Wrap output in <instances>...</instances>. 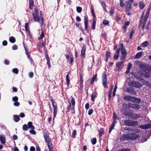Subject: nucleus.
I'll use <instances>...</instances> for the list:
<instances>
[{"label": "nucleus", "mask_w": 151, "mask_h": 151, "mask_svg": "<svg viewBox=\"0 0 151 151\" xmlns=\"http://www.w3.org/2000/svg\"><path fill=\"white\" fill-rule=\"evenodd\" d=\"M102 80V83L104 87L105 88L107 87V75L105 72H104L103 75Z\"/></svg>", "instance_id": "obj_7"}, {"label": "nucleus", "mask_w": 151, "mask_h": 151, "mask_svg": "<svg viewBox=\"0 0 151 151\" xmlns=\"http://www.w3.org/2000/svg\"><path fill=\"white\" fill-rule=\"evenodd\" d=\"M104 132V129L102 128H101L99 131V137H100L103 134Z\"/></svg>", "instance_id": "obj_40"}, {"label": "nucleus", "mask_w": 151, "mask_h": 151, "mask_svg": "<svg viewBox=\"0 0 151 151\" xmlns=\"http://www.w3.org/2000/svg\"><path fill=\"white\" fill-rule=\"evenodd\" d=\"M17 49L18 47L17 45H14L12 47V49L13 50H17Z\"/></svg>", "instance_id": "obj_55"}, {"label": "nucleus", "mask_w": 151, "mask_h": 151, "mask_svg": "<svg viewBox=\"0 0 151 151\" xmlns=\"http://www.w3.org/2000/svg\"><path fill=\"white\" fill-rule=\"evenodd\" d=\"M51 101L52 102L53 107V119H54L57 113V104L55 101L53 99H51Z\"/></svg>", "instance_id": "obj_5"}, {"label": "nucleus", "mask_w": 151, "mask_h": 151, "mask_svg": "<svg viewBox=\"0 0 151 151\" xmlns=\"http://www.w3.org/2000/svg\"><path fill=\"white\" fill-rule=\"evenodd\" d=\"M126 92L129 93L132 95H135L136 94V93L134 90L132 89L129 88H128L127 89Z\"/></svg>", "instance_id": "obj_15"}, {"label": "nucleus", "mask_w": 151, "mask_h": 151, "mask_svg": "<svg viewBox=\"0 0 151 151\" xmlns=\"http://www.w3.org/2000/svg\"><path fill=\"white\" fill-rule=\"evenodd\" d=\"M86 48V47L83 46L82 50H81V56H83L85 55V53Z\"/></svg>", "instance_id": "obj_24"}, {"label": "nucleus", "mask_w": 151, "mask_h": 151, "mask_svg": "<svg viewBox=\"0 0 151 151\" xmlns=\"http://www.w3.org/2000/svg\"><path fill=\"white\" fill-rule=\"evenodd\" d=\"M20 105V103L19 102H18L17 101L15 102L14 103V105L15 106H19Z\"/></svg>", "instance_id": "obj_56"}, {"label": "nucleus", "mask_w": 151, "mask_h": 151, "mask_svg": "<svg viewBox=\"0 0 151 151\" xmlns=\"http://www.w3.org/2000/svg\"><path fill=\"white\" fill-rule=\"evenodd\" d=\"M113 117L114 120L115 121L116 120H118L119 119V117L117 116L115 112H114L113 114Z\"/></svg>", "instance_id": "obj_33"}, {"label": "nucleus", "mask_w": 151, "mask_h": 151, "mask_svg": "<svg viewBox=\"0 0 151 151\" xmlns=\"http://www.w3.org/2000/svg\"><path fill=\"white\" fill-rule=\"evenodd\" d=\"M132 117L133 119H136L139 117L138 115L137 114H134L133 115H132Z\"/></svg>", "instance_id": "obj_37"}, {"label": "nucleus", "mask_w": 151, "mask_h": 151, "mask_svg": "<svg viewBox=\"0 0 151 151\" xmlns=\"http://www.w3.org/2000/svg\"><path fill=\"white\" fill-rule=\"evenodd\" d=\"M134 132L136 133H139L141 132V130L139 129H136L134 130Z\"/></svg>", "instance_id": "obj_57"}, {"label": "nucleus", "mask_w": 151, "mask_h": 151, "mask_svg": "<svg viewBox=\"0 0 151 151\" xmlns=\"http://www.w3.org/2000/svg\"><path fill=\"white\" fill-rule=\"evenodd\" d=\"M76 10L78 12L80 13L82 11V8L80 7H77L76 8Z\"/></svg>", "instance_id": "obj_47"}, {"label": "nucleus", "mask_w": 151, "mask_h": 151, "mask_svg": "<svg viewBox=\"0 0 151 151\" xmlns=\"http://www.w3.org/2000/svg\"><path fill=\"white\" fill-rule=\"evenodd\" d=\"M130 139L132 140H135L139 138V135L133 133H129Z\"/></svg>", "instance_id": "obj_13"}, {"label": "nucleus", "mask_w": 151, "mask_h": 151, "mask_svg": "<svg viewBox=\"0 0 151 151\" xmlns=\"http://www.w3.org/2000/svg\"><path fill=\"white\" fill-rule=\"evenodd\" d=\"M96 23V21L94 19H93L92 21V29L93 30H94L95 29Z\"/></svg>", "instance_id": "obj_32"}, {"label": "nucleus", "mask_w": 151, "mask_h": 151, "mask_svg": "<svg viewBox=\"0 0 151 151\" xmlns=\"http://www.w3.org/2000/svg\"><path fill=\"white\" fill-rule=\"evenodd\" d=\"M70 71L68 73V74L66 75V81L67 83L68 86L69 85V84L70 83V80L69 79V76H68L69 74L70 73Z\"/></svg>", "instance_id": "obj_28"}, {"label": "nucleus", "mask_w": 151, "mask_h": 151, "mask_svg": "<svg viewBox=\"0 0 151 151\" xmlns=\"http://www.w3.org/2000/svg\"><path fill=\"white\" fill-rule=\"evenodd\" d=\"M87 83H88V84L89 86H91L93 83H91V80L90 79H88L87 81Z\"/></svg>", "instance_id": "obj_49"}, {"label": "nucleus", "mask_w": 151, "mask_h": 151, "mask_svg": "<svg viewBox=\"0 0 151 151\" xmlns=\"http://www.w3.org/2000/svg\"><path fill=\"white\" fill-rule=\"evenodd\" d=\"M142 52H141L137 53L135 56V58L136 59H139L142 56Z\"/></svg>", "instance_id": "obj_23"}, {"label": "nucleus", "mask_w": 151, "mask_h": 151, "mask_svg": "<svg viewBox=\"0 0 151 151\" xmlns=\"http://www.w3.org/2000/svg\"><path fill=\"white\" fill-rule=\"evenodd\" d=\"M49 149V151H53V145L52 143L47 144Z\"/></svg>", "instance_id": "obj_19"}, {"label": "nucleus", "mask_w": 151, "mask_h": 151, "mask_svg": "<svg viewBox=\"0 0 151 151\" xmlns=\"http://www.w3.org/2000/svg\"><path fill=\"white\" fill-rule=\"evenodd\" d=\"M97 74H95V75L94 76L92 77L91 80V83H93L94 81H97Z\"/></svg>", "instance_id": "obj_25"}, {"label": "nucleus", "mask_w": 151, "mask_h": 151, "mask_svg": "<svg viewBox=\"0 0 151 151\" xmlns=\"http://www.w3.org/2000/svg\"><path fill=\"white\" fill-rule=\"evenodd\" d=\"M84 24L85 25V30L87 32L88 31V17L86 16L84 17Z\"/></svg>", "instance_id": "obj_14"}, {"label": "nucleus", "mask_w": 151, "mask_h": 151, "mask_svg": "<svg viewBox=\"0 0 151 151\" xmlns=\"http://www.w3.org/2000/svg\"><path fill=\"white\" fill-rule=\"evenodd\" d=\"M44 36V32L43 31H42V33L40 35V37L38 38V40H40L43 38Z\"/></svg>", "instance_id": "obj_36"}, {"label": "nucleus", "mask_w": 151, "mask_h": 151, "mask_svg": "<svg viewBox=\"0 0 151 151\" xmlns=\"http://www.w3.org/2000/svg\"><path fill=\"white\" fill-rule=\"evenodd\" d=\"M32 130H31L29 131V132L30 133L32 134H36V132H35L34 130V129H31Z\"/></svg>", "instance_id": "obj_58"}, {"label": "nucleus", "mask_w": 151, "mask_h": 151, "mask_svg": "<svg viewBox=\"0 0 151 151\" xmlns=\"http://www.w3.org/2000/svg\"><path fill=\"white\" fill-rule=\"evenodd\" d=\"M116 67L117 68V70L121 71L123 67V61L119 62L116 64Z\"/></svg>", "instance_id": "obj_12"}, {"label": "nucleus", "mask_w": 151, "mask_h": 151, "mask_svg": "<svg viewBox=\"0 0 151 151\" xmlns=\"http://www.w3.org/2000/svg\"><path fill=\"white\" fill-rule=\"evenodd\" d=\"M35 147L33 146H31L30 148V151H35Z\"/></svg>", "instance_id": "obj_64"}, {"label": "nucleus", "mask_w": 151, "mask_h": 151, "mask_svg": "<svg viewBox=\"0 0 151 151\" xmlns=\"http://www.w3.org/2000/svg\"><path fill=\"white\" fill-rule=\"evenodd\" d=\"M29 8L30 9H32L34 6V1L33 0H29Z\"/></svg>", "instance_id": "obj_20"}, {"label": "nucleus", "mask_w": 151, "mask_h": 151, "mask_svg": "<svg viewBox=\"0 0 151 151\" xmlns=\"http://www.w3.org/2000/svg\"><path fill=\"white\" fill-rule=\"evenodd\" d=\"M120 6L121 7H123L124 6V0L120 1Z\"/></svg>", "instance_id": "obj_52"}, {"label": "nucleus", "mask_w": 151, "mask_h": 151, "mask_svg": "<svg viewBox=\"0 0 151 151\" xmlns=\"http://www.w3.org/2000/svg\"><path fill=\"white\" fill-rule=\"evenodd\" d=\"M96 138H93L91 139V142L92 144L94 145L96 144Z\"/></svg>", "instance_id": "obj_41"}, {"label": "nucleus", "mask_w": 151, "mask_h": 151, "mask_svg": "<svg viewBox=\"0 0 151 151\" xmlns=\"http://www.w3.org/2000/svg\"><path fill=\"white\" fill-rule=\"evenodd\" d=\"M43 137L45 140L47 144L51 142V139L49 136V134L47 133H44L43 134Z\"/></svg>", "instance_id": "obj_8"}, {"label": "nucleus", "mask_w": 151, "mask_h": 151, "mask_svg": "<svg viewBox=\"0 0 151 151\" xmlns=\"http://www.w3.org/2000/svg\"><path fill=\"white\" fill-rule=\"evenodd\" d=\"M9 40L11 42L14 43L15 42L16 40L13 37L11 36L9 37Z\"/></svg>", "instance_id": "obj_29"}, {"label": "nucleus", "mask_w": 151, "mask_h": 151, "mask_svg": "<svg viewBox=\"0 0 151 151\" xmlns=\"http://www.w3.org/2000/svg\"><path fill=\"white\" fill-rule=\"evenodd\" d=\"M148 44V42L147 41H145L142 43L141 45L142 47H146Z\"/></svg>", "instance_id": "obj_31"}, {"label": "nucleus", "mask_w": 151, "mask_h": 151, "mask_svg": "<svg viewBox=\"0 0 151 151\" xmlns=\"http://www.w3.org/2000/svg\"><path fill=\"white\" fill-rule=\"evenodd\" d=\"M93 109H91L89 110L88 112V114L89 115H91L93 113Z\"/></svg>", "instance_id": "obj_59"}, {"label": "nucleus", "mask_w": 151, "mask_h": 151, "mask_svg": "<svg viewBox=\"0 0 151 151\" xmlns=\"http://www.w3.org/2000/svg\"><path fill=\"white\" fill-rule=\"evenodd\" d=\"M4 63L6 65H9V61L6 59H5L4 60Z\"/></svg>", "instance_id": "obj_63"}, {"label": "nucleus", "mask_w": 151, "mask_h": 151, "mask_svg": "<svg viewBox=\"0 0 151 151\" xmlns=\"http://www.w3.org/2000/svg\"><path fill=\"white\" fill-rule=\"evenodd\" d=\"M129 133L125 134L123 135L120 138V140L121 141H124L125 140H128L130 139Z\"/></svg>", "instance_id": "obj_10"}, {"label": "nucleus", "mask_w": 151, "mask_h": 151, "mask_svg": "<svg viewBox=\"0 0 151 151\" xmlns=\"http://www.w3.org/2000/svg\"><path fill=\"white\" fill-rule=\"evenodd\" d=\"M119 50H117L116 53L114 54V59L116 60L119 57Z\"/></svg>", "instance_id": "obj_18"}, {"label": "nucleus", "mask_w": 151, "mask_h": 151, "mask_svg": "<svg viewBox=\"0 0 151 151\" xmlns=\"http://www.w3.org/2000/svg\"><path fill=\"white\" fill-rule=\"evenodd\" d=\"M134 33V31L133 30H131L130 33L129 34V38L130 39H131L132 37V36L133 34Z\"/></svg>", "instance_id": "obj_53"}, {"label": "nucleus", "mask_w": 151, "mask_h": 151, "mask_svg": "<svg viewBox=\"0 0 151 151\" xmlns=\"http://www.w3.org/2000/svg\"><path fill=\"white\" fill-rule=\"evenodd\" d=\"M0 140L1 141L2 144H4L6 142V139L4 136Z\"/></svg>", "instance_id": "obj_39"}, {"label": "nucleus", "mask_w": 151, "mask_h": 151, "mask_svg": "<svg viewBox=\"0 0 151 151\" xmlns=\"http://www.w3.org/2000/svg\"><path fill=\"white\" fill-rule=\"evenodd\" d=\"M121 50V53L122 55H126L127 52L125 48L124 47V46L122 43L121 45V46L118 50Z\"/></svg>", "instance_id": "obj_11"}, {"label": "nucleus", "mask_w": 151, "mask_h": 151, "mask_svg": "<svg viewBox=\"0 0 151 151\" xmlns=\"http://www.w3.org/2000/svg\"><path fill=\"white\" fill-rule=\"evenodd\" d=\"M112 93V89H110L108 92V96L109 100H111V94Z\"/></svg>", "instance_id": "obj_35"}, {"label": "nucleus", "mask_w": 151, "mask_h": 151, "mask_svg": "<svg viewBox=\"0 0 151 151\" xmlns=\"http://www.w3.org/2000/svg\"><path fill=\"white\" fill-rule=\"evenodd\" d=\"M34 73L32 72H31L29 73V76L30 78H32L33 77Z\"/></svg>", "instance_id": "obj_60"}, {"label": "nucleus", "mask_w": 151, "mask_h": 151, "mask_svg": "<svg viewBox=\"0 0 151 151\" xmlns=\"http://www.w3.org/2000/svg\"><path fill=\"white\" fill-rule=\"evenodd\" d=\"M132 113L131 112H127L124 113V115L126 116H132Z\"/></svg>", "instance_id": "obj_44"}, {"label": "nucleus", "mask_w": 151, "mask_h": 151, "mask_svg": "<svg viewBox=\"0 0 151 151\" xmlns=\"http://www.w3.org/2000/svg\"><path fill=\"white\" fill-rule=\"evenodd\" d=\"M128 106L129 108H132L135 109H139V104H132L131 103H129L128 104Z\"/></svg>", "instance_id": "obj_9"}, {"label": "nucleus", "mask_w": 151, "mask_h": 151, "mask_svg": "<svg viewBox=\"0 0 151 151\" xmlns=\"http://www.w3.org/2000/svg\"><path fill=\"white\" fill-rule=\"evenodd\" d=\"M123 99L128 101L138 104L140 103L141 101V100L140 98H137L130 96H125L123 97Z\"/></svg>", "instance_id": "obj_1"}, {"label": "nucleus", "mask_w": 151, "mask_h": 151, "mask_svg": "<svg viewBox=\"0 0 151 151\" xmlns=\"http://www.w3.org/2000/svg\"><path fill=\"white\" fill-rule=\"evenodd\" d=\"M18 98L17 96H14L12 98V100L16 102L18 101Z\"/></svg>", "instance_id": "obj_51"}, {"label": "nucleus", "mask_w": 151, "mask_h": 151, "mask_svg": "<svg viewBox=\"0 0 151 151\" xmlns=\"http://www.w3.org/2000/svg\"><path fill=\"white\" fill-rule=\"evenodd\" d=\"M139 4L140 9H143L144 8L145 5L144 3L142 1H140Z\"/></svg>", "instance_id": "obj_27"}, {"label": "nucleus", "mask_w": 151, "mask_h": 151, "mask_svg": "<svg viewBox=\"0 0 151 151\" xmlns=\"http://www.w3.org/2000/svg\"><path fill=\"white\" fill-rule=\"evenodd\" d=\"M117 86L116 85V84L115 86V87H114V89L113 92V93L112 96H113V97H114L115 95L116 92V90L117 89Z\"/></svg>", "instance_id": "obj_34"}, {"label": "nucleus", "mask_w": 151, "mask_h": 151, "mask_svg": "<svg viewBox=\"0 0 151 151\" xmlns=\"http://www.w3.org/2000/svg\"><path fill=\"white\" fill-rule=\"evenodd\" d=\"M101 5L104 9H106V4L104 2H102L101 3Z\"/></svg>", "instance_id": "obj_61"}, {"label": "nucleus", "mask_w": 151, "mask_h": 151, "mask_svg": "<svg viewBox=\"0 0 151 151\" xmlns=\"http://www.w3.org/2000/svg\"><path fill=\"white\" fill-rule=\"evenodd\" d=\"M14 120L15 122H17L19 121L20 118L17 115H14Z\"/></svg>", "instance_id": "obj_30"}, {"label": "nucleus", "mask_w": 151, "mask_h": 151, "mask_svg": "<svg viewBox=\"0 0 151 151\" xmlns=\"http://www.w3.org/2000/svg\"><path fill=\"white\" fill-rule=\"evenodd\" d=\"M34 12L32 13L33 19L35 22H39L40 19V14L37 8H35Z\"/></svg>", "instance_id": "obj_2"}, {"label": "nucleus", "mask_w": 151, "mask_h": 151, "mask_svg": "<svg viewBox=\"0 0 151 151\" xmlns=\"http://www.w3.org/2000/svg\"><path fill=\"white\" fill-rule=\"evenodd\" d=\"M76 130H73V132H72V135L71 136L72 137L74 138L76 137Z\"/></svg>", "instance_id": "obj_45"}, {"label": "nucleus", "mask_w": 151, "mask_h": 151, "mask_svg": "<svg viewBox=\"0 0 151 151\" xmlns=\"http://www.w3.org/2000/svg\"><path fill=\"white\" fill-rule=\"evenodd\" d=\"M12 72L14 73L17 74L19 71L18 69L17 68H14L12 69Z\"/></svg>", "instance_id": "obj_43"}, {"label": "nucleus", "mask_w": 151, "mask_h": 151, "mask_svg": "<svg viewBox=\"0 0 151 151\" xmlns=\"http://www.w3.org/2000/svg\"><path fill=\"white\" fill-rule=\"evenodd\" d=\"M128 85L130 86H132L138 88H141L142 86V85L139 82L131 81L128 83Z\"/></svg>", "instance_id": "obj_4"}, {"label": "nucleus", "mask_w": 151, "mask_h": 151, "mask_svg": "<svg viewBox=\"0 0 151 151\" xmlns=\"http://www.w3.org/2000/svg\"><path fill=\"white\" fill-rule=\"evenodd\" d=\"M91 12L92 14V15H93V17L94 18V17H95V15L94 12L93 11V8L92 7L91 8Z\"/></svg>", "instance_id": "obj_50"}, {"label": "nucleus", "mask_w": 151, "mask_h": 151, "mask_svg": "<svg viewBox=\"0 0 151 151\" xmlns=\"http://www.w3.org/2000/svg\"><path fill=\"white\" fill-rule=\"evenodd\" d=\"M114 8L113 7H111L110 11V13L111 14H113L114 13Z\"/></svg>", "instance_id": "obj_62"}, {"label": "nucleus", "mask_w": 151, "mask_h": 151, "mask_svg": "<svg viewBox=\"0 0 151 151\" xmlns=\"http://www.w3.org/2000/svg\"><path fill=\"white\" fill-rule=\"evenodd\" d=\"M106 55L107 58L110 57H111V53L109 52H106Z\"/></svg>", "instance_id": "obj_54"}, {"label": "nucleus", "mask_w": 151, "mask_h": 151, "mask_svg": "<svg viewBox=\"0 0 151 151\" xmlns=\"http://www.w3.org/2000/svg\"><path fill=\"white\" fill-rule=\"evenodd\" d=\"M25 28L26 30L28 32H30L29 28V23H27L25 24Z\"/></svg>", "instance_id": "obj_26"}, {"label": "nucleus", "mask_w": 151, "mask_h": 151, "mask_svg": "<svg viewBox=\"0 0 151 151\" xmlns=\"http://www.w3.org/2000/svg\"><path fill=\"white\" fill-rule=\"evenodd\" d=\"M124 123L125 125L128 126H137L138 124V122L132 121L129 119H126L124 120Z\"/></svg>", "instance_id": "obj_3"}, {"label": "nucleus", "mask_w": 151, "mask_h": 151, "mask_svg": "<svg viewBox=\"0 0 151 151\" xmlns=\"http://www.w3.org/2000/svg\"><path fill=\"white\" fill-rule=\"evenodd\" d=\"M27 126L28 128L31 129H34L35 127L33 125L32 123V122H29L27 124Z\"/></svg>", "instance_id": "obj_21"}, {"label": "nucleus", "mask_w": 151, "mask_h": 151, "mask_svg": "<svg viewBox=\"0 0 151 151\" xmlns=\"http://www.w3.org/2000/svg\"><path fill=\"white\" fill-rule=\"evenodd\" d=\"M116 122H117L116 121L114 120V122H112L111 125L110 126L109 128V133H110L111 132L112 129H113L114 128L115 124L116 123Z\"/></svg>", "instance_id": "obj_16"}, {"label": "nucleus", "mask_w": 151, "mask_h": 151, "mask_svg": "<svg viewBox=\"0 0 151 151\" xmlns=\"http://www.w3.org/2000/svg\"><path fill=\"white\" fill-rule=\"evenodd\" d=\"M103 23L104 25H108L109 24V22L107 20H104L103 21Z\"/></svg>", "instance_id": "obj_48"}, {"label": "nucleus", "mask_w": 151, "mask_h": 151, "mask_svg": "<svg viewBox=\"0 0 151 151\" xmlns=\"http://www.w3.org/2000/svg\"><path fill=\"white\" fill-rule=\"evenodd\" d=\"M126 5L125 6L126 12L128 15H130L131 14L130 13V12L132 10L131 7V4H130V2L127 1L126 3Z\"/></svg>", "instance_id": "obj_6"}, {"label": "nucleus", "mask_w": 151, "mask_h": 151, "mask_svg": "<svg viewBox=\"0 0 151 151\" xmlns=\"http://www.w3.org/2000/svg\"><path fill=\"white\" fill-rule=\"evenodd\" d=\"M71 103L72 104L73 106H74L75 105V102L74 99L72 96H71Z\"/></svg>", "instance_id": "obj_38"}, {"label": "nucleus", "mask_w": 151, "mask_h": 151, "mask_svg": "<svg viewBox=\"0 0 151 151\" xmlns=\"http://www.w3.org/2000/svg\"><path fill=\"white\" fill-rule=\"evenodd\" d=\"M139 68L143 71H145L146 69V67L145 64L140 63L139 65Z\"/></svg>", "instance_id": "obj_17"}, {"label": "nucleus", "mask_w": 151, "mask_h": 151, "mask_svg": "<svg viewBox=\"0 0 151 151\" xmlns=\"http://www.w3.org/2000/svg\"><path fill=\"white\" fill-rule=\"evenodd\" d=\"M126 56V55H122V56L120 57V60H122V61L123 62Z\"/></svg>", "instance_id": "obj_46"}, {"label": "nucleus", "mask_w": 151, "mask_h": 151, "mask_svg": "<svg viewBox=\"0 0 151 151\" xmlns=\"http://www.w3.org/2000/svg\"><path fill=\"white\" fill-rule=\"evenodd\" d=\"M23 130L24 131H26L28 129V127L27 125L26 124H24L23 125Z\"/></svg>", "instance_id": "obj_42"}, {"label": "nucleus", "mask_w": 151, "mask_h": 151, "mask_svg": "<svg viewBox=\"0 0 151 151\" xmlns=\"http://www.w3.org/2000/svg\"><path fill=\"white\" fill-rule=\"evenodd\" d=\"M97 94L96 92L95 91L93 92L91 95V100L93 101H94L96 97V95Z\"/></svg>", "instance_id": "obj_22"}]
</instances>
